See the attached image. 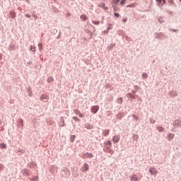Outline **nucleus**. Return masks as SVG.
<instances>
[{
	"mask_svg": "<svg viewBox=\"0 0 181 181\" xmlns=\"http://www.w3.org/2000/svg\"><path fill=\"white\" fill-rule=\"evenodd\" d=\"M94 156L91 153H84L82 154L81 158L83 159H87L88 158H93Z\"/></svg>",
	"mask_w": 181,
	"mask_h": 181,
	"instance_id": "f257e3e1",
	"label": "nucleus"
},
{
	"mask_svg": "<svg viewBox=\"0 0 181 181\" xmlns=\"http://www.w3.org/2000/svg\"><path fill=\"white\" fill-rule=\"evenodd\" d=\"M99 110H100V106L98 105L93 106L91 108V111L93 114H97V111H98Z\"/></svg>",
	"mask_w": 181,
	"mask_h": 181,
	"instance_id": "f03ea898",
	"label": "nucleus"
},
{
	"mask_svg": "<svg viewBox=\"0 0 181 181\" xmlns=\"http://www.w3.org/2000/svg\"><path fill=\"white\" fill-rule=\"evenodd\" d=\"M88 169H90V168L88 167V164L84 163L83 166L81 167V172H87V170H88Z\"/></svg>",
	"mask_w": 181,
	"mask_h": 181,
	"instance_id": "7ed1b4c3",
	"label": "nucleus"
},
{
	"mask_svg": "<svg viewBox=\"0 0 181 181\" xmlns=\"http://www.w3.org/2000/svg\"><path fill=\"white\" fill-rule=\"evenodd\" d=\"M129 179L131 181H139V179L138 178V176L136 175H132L129 177Z\"/></svg>",
	"mask_w": 181,
	"mask_h": 181,
	"instance_id": "20e7f679",
	"label": "nucleus"
},
{
	"mask_svg": "<svg viewBox=\"0 0 181 181\" xmlns=\"http://www.w3.org/2000/svg\"><path fill=\"white\" fill-rule=\"evenodd\" d=\"M158 2V6H162L163 4H166V0H156Z\"/></svg>",
	"mask_w": 181,
	"mask_h": 181,
	"instance_id": "39448f33",
	"label": "nucleus"
},
{
	"mask_svg": "<svg viewBox=\"0 0 181 181\" xmlns=\"http://www.w3.org/2000/svg\"><path fill=\"white\" fill-rule=\"evenodd\" d=\"M112 141L114 142V144L119 142V136H115L112 139Z\"/></svg>",
	"mask_w": 181,
	"mask_h": 181,
	"instance_id": "423d86ee",
	"label": "nucleus"
},
{
	"mask_svg": "<svg viewBox=\"0 0 181 181\" xmlns=\"http://www.w3.org/2000/svg\"><path fill=\"white\" fill-rule=\"evenodd\" d=\"M98 6H99V8H103V9H105V11H107V9H108V7L105 6V4L104 3H100Z\"/></svg>",
	"mask_w": 181,
	"mask_h": 181,
	"instance_id": "0eeeda50",
	"label": "nucleus"
},
{
	"mask_svg": "<svg viewBox=\"0 0 181 181\" xmlns=\"http://www.w3.org/2000/svg\"><path fill=\"white\" fill-rule=\"evenodd\" d=\"M149 172L151 175H156V173H158V170H156L155 168H151Z\"/></svg>",
	"mask_w": 181,
	"mask_h": 181,
	"instance_id": "6e6552de",
	"label": "nucleus"
},
{
	"mask_svg": "<svg viewBox=\"0 0 181 181\" xmlns=\"http://www.w3.org/2000/svg\"><path fill=\"white\" fill-rule=\"evenodd\" d=\"M104 144H105L106 148H111V145H112L111 141H107Z\"/></svg>",
	"mask_w": 181,
	"mask_h": 181,
	"instance_id": "1a4fd4ad",
	"label": "nucleus"
},
{
	"mask_svg": "<svg viewBox=\"0 0 181 181\" xmlns=\"http://www.w3.org/2000/svg\"><path fill=\"white\" fill-rule=\"evenodd\" d=\"M23 175H24L25 176H28L29 175V170L25 168L23 170Z\"/></svg>",
	"mask_w": 181,
	"mask_h": 181,
	"instance_id": "9d476101",
	"label": "nucleus"
},
{
	"mask_svg": "<svg viewBox=\"0 0 181 181\" xmlns=\"http://www.w3.org/2000/svg\"><path fill=\"white\" fill-rule=\"evenodd\" d=\"M47 94H43L40 97L41 101H43V100H47Z\"/></svg>",
	"mask_w": 181,
	"mask_h": 181,
	"instance_id": "9b49d317",
	"label": "nucleus"
},
{
	"mask_svg": "<svg viewBox=\"0 0 181 181\" xmlns=\"http://www.w3.org/2000/svg\"><path fill=\"white\" fill-rule=\"evenodd\" d=\"M168 138L169 141H172V139H173V138H175V134H169L168 136Z\"/></svg>",
	"mask_w": 181,
	"mask_h": 181,
	"instance_id": "f8f14e48",
	"label": "nucleus"
},
{
	"mask_svg": "<svg viewBox=\"0 0 181 181\" xmlns=\"http://www.w3.org/2000/svg\"><path fill=\"white\" fill-rule=\"evenodd\" d=\"M109 134H110V129L105 130V131L103 132V136H107V135H109Z\"/></svg>",
	"mask_w": 181,
	"mask_h": 181,
	"instance_id": "ddd939ff",
	"label": "nucleus"
},
{
	"mask_svg": "<svg viewBox=\"0 0 181 181\" xmlns=\"http://www.w3.org/2000/svg\"><path fill=\"white\" fill-rule=\"evenodd\" d=\"M0 147L1 148V149H5V148H6V144H1Z\"/></svg>",
	"mask_w": 181,
	"mask_h": 181,
	"instance_id": "4468645a",
	"label": "nucleus"
},
{
	"mask_svg": "<svg viewBox=\"0 0 181 181\" xmlns=\"http://www.w3.org/2000/svg\"><path fill=\"white\" fill-rule=\"evenodd\" d=\"M157 129H158V131L159 132H163V127H157Z\"/></svg>",
	"mask_w": 181,
	"mask_h": 181,
	"instance_id": "2eb2a0df",
	"label": "nucleus"
},
{
	"mask_svg": "<svg viewBox=\"0 0 181 181\" xmlns=\"http://www.w3.org/2000/svg\"><path fill=\"white\" fill-rule=\"evenodd\" d=\"M81 19H83V21H87L88 18L86 16H81Z\"/></svg>",
	"mask_w": 181,
	"mask_h": 181,
	"instance_id": "dca6fc26",
	"label": "nucleus"
},
{
	"mask_svg": "<svg viewBox=\"0 0 181 181\" xmlns=\"http://www.w3.org/2000/svg\"><path fill=\"white\" fill-rule=\"evenodd\" d=\"M52 81H53V78L52 77H49L47 78V82L48 83H52Z\"/></svg>",
	"mask_w": 181,
	"mask_h": 181,
	"instance_id": "f3484780",
	"label": "nucleus"
},
{
	"mask_svg": "<svg viewBox=\"0 0 181 181\" xmlns=\"http://www.w3.org/2000/svg\"><path fill=\"white\" fill-rule=\"evenodd\" d=\"M73 120L76 121L77 122H80V119H78V117H74Z\"/></svg>",
	"mask_w": 181,
	"mask_h": 181,
	"instance_id": "a211bd4d",
	"label": "nucleus"
},
{
	"mask_svg": "<svg viewBox=\"0 0 181 181\" xmlns=\"http://www.w3.org/2000/svg\"><path fill=\"white\" fill-rule=\"evenodd\" d=\"M135 6H136L135 4H132L128 5L127 8H135Z\"/></svg>",
	"mask_w": 181,
	"mask_h": 181,
	"instance_id": "6ab92c4d",
	"label": "nucleus"
},
{
	"mask_svg": "<svg viewBox=\"0 0 181 181\" xmlns=\"http://www.w3.org/2000/svg\"><path fill=\"white\" fill-rule=\"evenodd\" d=\"M74 112H75V114L76 115H80V110H74Z\"/></svg>",
	"mask_w": 181,
	"mask_h": 181,
	"instance_id": "aec40b11",
	"label": "nucleus"
},
{
	"mask_svg": "<svg viewBox=\"0 0 181 181\" xmlns=\"http://www.w3.org/2000/svg\"><path fill=\"white\" fill-rule=\"evenodd\" d=\"M142 77H143V78H147L148 74H146V73H143Z\"/></svg>",
	"mask_w": 181,
	"mask_h": 181,
	"instance_id": "412c9836",
	"label": "nucleus"
},
{
	"mask_svg": "<svg viewBox=\"0 0 181 181\" xmlns=\"http://www.w3.org/2000/svg\"><path fill=\"white\" fill-rule=\"evenodd\" d=\"M117 101L119 104H122V98H119Z\"/></svg>",
	"mask_w": 181,
	"mask_h": 181,
	"instance_id": "4be33fe9",
	"label": "nucleus"
},
{
	"mask_svg": "<svg viewBox=\"0 0 181 181\" xmlns=\"http://www.w3.org/2000/svg\"><path fill=\"white\" fill-rule=\"evenodd\" d=\"M92 22L94 25H100V21H92Z\"/></svg>",
	"mask_w": 181,
	"mask_h": 181,
	"instance_id": "5701e85b",
	"label": "nucleus"
},
{
	"mask_svg": "<svg viewBox=\"0 0 181 181\" xmlns=\"http://www.w3.org/2000/svg\"><path fill=\"white\" fill-rule=\"evenodd\" d=\"M42 46H43V45H42V43H39V44H38V47H39V49H40V50H42Z\"/></svg>",
	"mask_w": 181,
	"mask_h": 181,
	"instance_id": "b1692460",
	"label": "nucleus"
},
{
	"mask_svg": "<svg viewBox=\"0 0 181 181\" xmlns=\"http://www.w3.org/2000/svg\"><path fill=\"white\" fill-rule=\"evenodd\" d=\"M30 50H31V52H35L36 51V48L35 47H30Z\"/></svg>",
	"mask_w": 181,
	"mask_h": 181,
	"instance_id": "393cba45",
	"label": "nucleus"
},
{
	"mask_svg": "<svg viewBox=\"0 0 181 181\" xmlns=\"http://www.w3.org/2000/svg\"><path fill=\"white\" fill-rule=\"evenodd\" d=\"M118 2H119V0H114L113 3L115 4V5H117V4H118Z\"/></svg>",
	"mask_w": 181,
	"mask_h": 181,
	"instance_id": "a878e982",
	"label": "nucleus"
},
{
	"mask_svg": "<svg viewBox=\"0 0 181 181\" xmlns=\"http://www.w3.org/2000/svg\"><path fill=\"white\" fill-rule=\"evenodd\" d=\"M79 118H84V115L79 113Z\"/></svg>",
	"mask_w": 181,
	"mask_h": 181,
	"instance_id": "bb28decb",
	"label": "nucleus"
},
{
	"mask_svg": "<svg viewBox=\"0 0 181 181\" xmlns=\"http://www.w3.org/2000/svg\"><path fill=\"white\" fill-rule=\"evenodd\" d=\"M120 4H121L122 5H124V4H125V0H122V1H120Z\"/></svg>",
	"mask_w": 181,
	"mask_h": 181,
	"instance_id": "cd10ccee",
	"label": "nucleus"
},
{
	"mask_svg": "<svg viewBox=\"0 0 181 181\" xmlns=\"http://www.w3.org/2000/svg\"><path fill=\"white\" fill-rule=\"evenodd\" d=\"M115 16H116V18H119V14L115 13Z\"/></svg>",
	"mask_w": 181,
	"mask_h": 181,
	"instance_id": "c85d7f7f",
	"label": "nucleus"
},
{
	"mask_svg": "<svg viewBox=\"0 0 181 181\" xmlns=\"http://www.w3.org/2000/svg\"><path fill=\"white\" fill-rule=\"evenodd\" d=\"M33 18H35V19H37V16H36V14H33Z\"/></svg>",
	"mask_w": 181,
	"mask_h": 181,
	"instance_id": "c756f323",
	"label": "nucleus"
},
{
	"mask_svg": "<svg viewBox=\"0 0 181 181\" xmlns=\"http://www.w3.org/2000/svg\"><path fill=\"white\" fill-rule=\"evenodd\" d=\"M25 18H30V15H29V14H25Z\"/></svg>",
	"mask_w": 181,
	"mask_h": 181,
	"instance_id": "7c9ffc66",
	"label": "nucleus"
},
{
	"mask_svg": "<svg viewBox=\"0 0 181 181\" xmlns=\"http://www.w3.org/2000/svg\"><path fill=\"white\" fill-rule=\"evenodd\" d=\"M2 59V54H0V60Z\"/></svg>",
	"mask_w": 181,
	"mask_h": 181,
	"instance_id": "2f4dec72",
	"label": "nucleus"
},
{
	"mask_svg": "<svg viewBox=\"0 0 181 181\" xmlns=\"http://www.w3.org/2000/svg\"><path fill=\"white\" fill-rule=\"evenodd\" d=\"M180 2H181V0H180Z\"/></svg>",
	"mask_w": 181,
	"mask_h": 181,
	"instance_id": "473e14b6",
	"label": "nucleus"
}]
</instances>
